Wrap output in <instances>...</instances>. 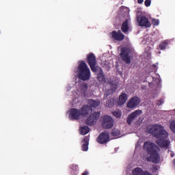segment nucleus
Returning <instances> with one entry per match:
<instances>
[{"instance_id": "obj_1", "label": "nucleus", "mask_w": 175, "mask_h": 175, "mask_svg": "<svg viewBox=\"0 0 175 175\" xmlns=\"http://www.w3.org/2000/svg\"><path fill=\"white\" fill-rule=\"evenodd\" d=\"M149 133H151L154 137L159 139L157 140V144L159 147H169L170 142L165 140L169 136V134L166 132L163 126L159 124H154L149 129Z\"/></svg>"}, {"instance_id": "obj_2", "label": "nucleus", "mask_w": 175, "mask_h": 175, "mask_svg": "<svg viewBox=\"0 0 175 175\" xmlns=\"http://www.w3.org/2000/svg\"><path fill=\"white\" fill-rule=\"evenodd\" d=\"M144 149L148 152L150 157H146V161L148 162H153L154 163H158L159 161V155L158 154V151H159V148L150 142H145L144 144Z\"/></svg>"}, {"instance_id": "obj_3", "label": "nucleus", "mask_w": 175, "mask_h": 175, "mask_svg": "<svg viewBox=\"0 0 175 175\" xmlns=\"http://www.w3.org/2000/svg\"><path fill=\"white\" fill-rule=\"evenodd\" d=\"M78 76L81 80H90L91 72L90 68L84 62H80L78 67Z\"/></svg>"}, {"instance_id": "obj_4", "label": "nucleus", "mask_w": 175, "mask_h": 175, "mask_svg": "<svg viewBox=\"0 0 175 175\" xmlns=\"http://www.w3.org/2000/svg\"><path fill=\"white\" fill-rule=\"evenodd\" d=\"M99 117H100V113L93 112L87 118V120L85 121V124H87V125H95V124H96V121H98V120H99Z\"/></svg>"}, {"instance_id": "obj_5", "label": "nucleus", "mask_w": 175, "mask_h": 175, "mask_svg": "<svg viewBox=\"0 0 175 175\" xmlns=\"http://www.w3.org/2000/svg\"><path fill=\"white\" fill-rule=\"evenodd\" d=\"M131 51L127 48H122L120 53V57L122 61H124L126 64H131V56L129 54Z\"/></svg>"}, {"instance_id": "obj_6", "label": "nucleus", "mask_w": 175, "mask_h": 175, "mask_svg": "<svg viewBox=\"0 0 175 175\" xmlns=\"http://www.w3.org/2000/svg\"><path fill=\"white\" fill-rule=\"evenodd\" d=\"M101 124L105 129H110L113 127V118L109 116H105L102 118Z\"/></svg>"}, {"instance_id": "obj_7", "label": "nucleus", "mask_w": 175, "mask_h": 175, "mask_svg": "<svg viewBox=\"0 0 175 175\" xmlns=\"http://www.w3.org/2000/svg\"><path fill=\"white\" fill-rule=\"evenodd\" d=\"M142 114H143V111L140 109H137L134 112L131 113L130 115H129V117L127 118L128 124L131 125L133 120H136V118H137V117H139V116H142Z\"/></svg>"}, {"instance_id": "obj_8", "label": "nucleus", "mask_w": 175, "mask_h": 175, "mask_svg": "<svg viewBox=\"0 0 175 175\" xmlns=\"http://www.w3.org/2000/svg\"><path fill=\"white\" fill-rule=\"evenodd\" d=\"M137 23L140 27H146V28H149V27H151V23L146 16L138 17Z\"/></svg>"}, {"instance_id": "obj_9", "label": "nucleus", "mask_w": 175, "mask_h": 175, "mask_svg": "<svg viewBox=\"0 0 175 175\" xmlns=\"http://www.w3.org/2000/svg\"><path fill=\"white\" fill-rule=\"evenodd\" d=\"M110 38L111 39H113V40H118L119 42H121L125 38L124 34L121 33V31H113L109 33Z\"/></svg>"}, {"instance_id": "obj_10", "label": "nucleus", "mask_w": 175, "mask_h": 175, "mask_svg": "<svg viewBox=\"0 0 175 175\" xmlns=\"http://www.w3.org/2000/svg\"><path fill=\"white\" fill-rule=\"evenodd\" d=\"M109 139H110L109 133L103 132L98 137L97 142L100 143V144H105V143L109 142Z\"/></svg>"}, {"instance_id": "obj_11", "label": "nucleus", "mask_w": 175, "mask_h": 175, "mask_svg": "<svg viewBox=\"0 0 175 175\" xmlns=\"http://www.w3.org/2000/svg\"><path fill=\"white\" fill-rule=\"evenodd\" d=\"M88 59L92 72H96V67H95V65H96V59H95L94 54L89 55L88 56Z\"/></svg>"}, {"instance_id": "obj_12", "label": "nucleus", "mask_w": 175, "mask_h": 175, "mask_svg": "<svg viewBox=\"0 0 175 175\" xmlns=\"http://www.w3.org/2000/svg\"><path fill=\"white\" fill-rule=\"evenodd\" d=\"M139 103L140 98L138 97H133L127 103V107L129 109H134V107H136Z\"/></svg>"}, {"instance_id": "obj_13", "label": "nucleus", "mask_w": 175, "mask_h": 175, "mask_svg": "<svg viewBox=\"0 0 175 175\" xmlns=\"http://www.w3.org/2000/svg\"><path fill=\"white\" fill-rule=\"evenodd\" d=\"M81 117V112L76 109H72L70 113V118L71 120H79Z\"/></svg>"}, {"instance_id": "obj_14", "label": "nucleus", "mask_w": 175, "mask_h": 175, "mask_svg": "<svg viewBox=\"0 0 175 175\" xmlns=\"http://www.w3.org/2000/svg\"><path fill=\"white\" fill-rule=\"evenodd\" d=\"M81 116H83V117H85L88 114H90V113H92V109H91V107L88 105H84L81 109Z\"/></svg>"}, {"instance_id": "obj_15", "label": "nucleus", "mask_w": 175, "mask_h": 175, "mask_svg": "<svg viewBox=\"0 0 175 175\" xmlns=\"http://www.w3.org/2000/svg\"><path fill=\"white\" fill-rule=\"evenodd\" d=\"M126 100H128V96H126V94L122 93L119 96V100L118 102V106H122V105H124Z\"/></svg>"}, {"instance_id": "obj_16", "label": "nucleus", "mask_w": 175, "mask_h": 175, "mask_svg": "<svg viewBox=\"0 0 175 175\" xmlns=\"http://www.w3.org/2000/svg\"><path fill=\"white\" fill-rule=\"evenodd\" d=\"M133 175H150V173L145 172H143V170L142 168H135L134 170H133Z\"/></svg>"}, {"instance_id": "obj_17", "label": "nucleus", "mask_w": 175, "mask_h": 175, "mask_svg": "<svg viewBox=\"0 0 175 175\" xmlns=\"http://www.w3.org/2000/svg\"><path fill=\"white\" fill-rule=\"evenodd\" d=\"M88 103L92 107H98L100 105V100H89Z\"/></svg>"}, {"instance_id": "obj_18", "label": "nucleus", "mask_w": 175, "mask_h": 175, "mask_svg": "<svg viewBox=\"0 0 175 175\" xmlns=\"http://www.w3.org/2000/svg\"><path fill=\"white\" fill-rule=\"evenodd\" d=\"M122 29L124 33L128 32V30L129 29V27L128 26V20L123 23L122 25Z\"/></svg>"}, {"instance_id": "obj_19", "label": "nucleus", "mask_w": 175, "mask_h": 175, "mask_svg": "<svg viewBox=\"0 0 175 175\" xmlns=\"http://www.w3.org/2000/svg\"><path fill=\"white\" fill-rule=\"evenodd\" d=\"M80 132L81 135H87V133L90 132V129L87 126L81 127L80 129Z\"/></svg>"}, {"instance_id": "obj_20", "label": "nucleus", "mask_w": 175, "mask_h": 175, "mask_svg": "<svg viewBox=\"0 0 175 175\" xmlns=\"http://www.w3.org/2000/svg\"><path fill=\"white\" fill-rule=\"evenodd\" d=\"M83 151H88V139L85 138L84 139V144L82 146Z\"/></svg>"}, {"instance_id": "obj_21", "label": "nucleus", "mask_w": 175, "mask_h": 175, "mask_svg": "<svg viewBox=\"0 0 175 175\" xmlns=\"http://www.w3.org/2000/svg\"><path fill=\"white\" fill-rule=\"evenodd\" d=\"M81 92H85L87 90H88V86L86 83H82L80 86Z\"/></svg>"}, {"instance_id": "obj_22", "label": "nucleus", "mask_w": 175, "mask_h": 175, "mask_svg": "<svg viewBox=\"0 0 175 175\" xmlns=\"http://www.w3.org/2000/svg\"><path fill=\"white\" fill-rule=\"evenodd\" d=\"M107 107H111V106H114V98H110L107 102Z\"/></svg>"}, {"instance_id": "obj_23", "label": "nucleus", "mask_w": 175, "mask_h": 175, "mask_svg": "<svg viewBox=\"0 0 175 175\" xmlns=\"http://www.w3.org/2000/svg\"><path fill=\"white\" fill-rule=\"evenodd\" d=\"M170 128L172 132H174V133H175V120L171 122Z\"/></svg>"}, {"instance_id": "obj_24", "label": "nucleus", "mask_w": 175, "mask_h": 175, "mask_svg": "<svg viewBox=\"0 0 175 175\" xmlns=\"http://www.w3.org/2000/svg\"><path fill=\"white\" fill-rule=\"evenodd\" d=\"M113 115L114 117H116V118H120V117H121V111H113Z\"/></svg>"}, {"instance_id": "obj_25", "label": "nucleus", "mask_w": 175, "mask_h": 175, "mask_svg": "<svg viewBox=\"0 0 175 175\" xmlns=\"http://www.w3.org/2000/svg\"><path fill=\"white\" fill-rule=\"evenodd\" d=\"M167 46V42H164L163 44H160V50H165L166 49V46Z\"/></svg>"}, {"instance_id": "obj_26", "label": "nucleus", "mask_w": 175, "mask_h": 175, "mask_svg": "<svg viewBox=\"0 0 175 175\" xmlns=\"http://www.w3.org/2000/svg\"><path fill=\"white\" fill-rule=\"evenodd\" d=\"M153 25H159V21L157 19H153L152 21Z\"/></svg>"}, {"instance_id": "obj_27", "label": "nucleus", "mask_w": 175, "mask_h": 175, "mask_svg": "<svg viewBox=\"0 0 175 175\" xmlns=\"http://www.w3.org/2000/svg\"><path fill=\"white\" fill-rule=\"evenodd\" d=\"M151 5V0H146L145 1V5L148 8Z\"/></svg>"}, {"instance_id": "obj_28", "label": "nucleus", "mask_w": 175, "mask_h": 175, "mask_svg": "<svg viewBox=\"0 0 175 175\" xmlns=\"http://www.w3.org/2000/svg\"><path fill=\"white\" fill-rule=\"evenodd\" d=\"M98 79L100 81V80L103 81V80H105V77L103 75H102L101 74H100V75H98Z\"/></svg>"}, {"instance_id": "obj_29", "label": "nucleus", "mask_w": 175, "mask_h": 175, "mask_svg": "<svg viewBox=\"0 0 175 175\" xmlns=\"http://www.w3.org/2000/svg\"><path fill=\"white\" fill-rule=\"evenodd\" d=\"M138 3H143L144 2V0H137Z\"/></svg>"}, {"instance_id": "obj_30", "label": "nucleus", "mask_w": 175, "mask_h": 175, "mask_svg": "<svg viewBox=\"0 0 175 175\" xmlns=\"http://www.w3.org/2000/svg\"><path fill=\"white\" fill-rule=\"evenodd\" d=\"M161 103H163V100L159 101V102L157 103V105H161Z\"/></svg>"}, {"instance_id": "obj_31", "label": "nucleus", "mask_w": 175, "mask_h": 175, "mask_svg": "<svg viewBox=\"0 0 175 175\" xmlns=\"http://www.w3.org/2000/svg\"><path fill=\"white\" fill-rule=\"evenodd\" d=\"M82 175H88V172H85L84 173H83V174H82Z\"/></svg>"}, {"instance_id": "obj_32", "label": "nucleus", "mask_w": 175, "mask_h": 175, "mask_svg": "<svg viewBox=\"0 0 175 175\" xmlns=\"http://www.w3.org/2000/svg\"><path fill=\"white\" fill-rule=\"evenodd\" d=\"M174 156V154H171V157H173Z\"/></svg>"}, {"instance_id": "obj_33", "label": "nucleus", "mask_w": 175, "mask_h": 175, "mask_svg": "<svg viewBox=\"0 0 175 175\" xmlns=\"http://www.w3.org/2000/svg\"><path fill=\"white\" fill-rule=\"evenodd\" d=\"M174 163L175 164V159L174 160Z\"/></svg>"}, {"instance_id": "obj_34", "label": "nucleus", "mask_w": 175, "mask_h": 175, "mask_svg": "<svg viewBox=\"0 0 175 175\" xmlns=\"http://www.w3.org/2000/svg\"><path fill=\"white\" fill-rule=\"evenodd\" d=\"M153 66H154V67H155L156 66H155V65H153Z\"/></svg>"}]
</instances>
